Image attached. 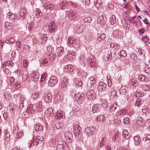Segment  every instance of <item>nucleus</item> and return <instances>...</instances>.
<instances>
[{"mask_svg":"<svg viewBox=\"0 0 150 150\" xmlns=\"http://www.w3.org/2000/svg\"><path fill=\"white\" fill-rule=\"evenodd\" d=\"M44 140L43 137L42 136H38L34 139L33 137L30 144V147H31L33 145L36 146L38 144L42 142Z\"/></svg>","mask_w":150,"mask_h":150,"instance_id":"nucleus-1","label":"nucleus"},{"mask_svg":"<svg viewBox=\"0 0 150 150\" xmlns=\"http://www.w3.org/2000/svg\"><path fill=\"white\" fill-rule=\"evenodd\" d=\"M84 94L83 93H78L75 95V99L79 103L81 104L84 100Z\"/></svg>","mask_w":150,"mask_h":150,"instance_id":"nucleus-2","label":"nucleus"},{"mask_svg":"<svg viewBox=\"0 0 150 150\" xmlns=\"http://www.w3.org/2000/svg\"><path fill=\"white\" fill-rule=\"evenodd\" d=\"M86 96L88 99L91 100H94L96 98V94L92 89L88 91L86 93Z\"/></svg>","mask_w":150,"mask_h":150,"instance_id":"nucleus-3","label":"nucleus"},{"mask_svg":"<svg viewBox=\"0 0 150 150\" xmlns=\"http://www.w3.org/2000/svg\"><path fill=\"white\" fill-rule=\"evenodd\" d=\"M64 137L67 142L70 143L72 142L73 136L72 133L70 132H66L64 134Z\"/></svg>","mask_w":150,"mask_h":150,"instance_id":"nucleus-4","label":"nucleus"},{"mask_svg":"<svg viewBox=\"0 0 150 150\" xmlns=\"http://www.w3.org/2000/svg\"><path fill=\"white\" fill-rule=\"evenodd\" d=\"M58 82V80L56 77L54 76H51L49 81V85L53 87L56 85Z\"/></svg>","mask_w":150,"mask_h":150,"instance_id":"nucleus-5","label":"nucleus"},{"mask_svg":"<svg viewBox=\"0 0 150 150\" xmlns=\"http://www.w3.org/2000/svg\"><path fill=\"white\" fill-rule=\"evenodd\" d=\"M81 128L78 125H76L74 126V132L75 135L76 137H79L81 133Z\"/></svg>","mask_w":150,"mask_h":150,"instance_id":"nucleus-6","label":"nucleus"},{"mask_svg":"<svg viewBox=\"0 0 150 150\" xmlns=\"http://www.w3.org/2000/svg\"><path fill=\"white\" fill-rule=\"evenodd\" d=\"M107 85L105 83L102 82H100L97 85V89L98 91L100 92H103L105 91L106 89Z\"/></svg>","mask_w":150,"mask_h":150,"instance_id":"nucleus-7","label":"nucleus"},{"mask_svg":"<svg viewBox=\"0 0 150 150\" xmlns=\"http://www.w3.org/2000/svg\"><path fill=\"white\" fill-rule=\"evenodd\" d=\"M56 26L55 24V22L53 21H51L48 25V29L49 32L52 33L54 31V30L55 29Z\"/></svg>","mask_w":150,"mask_h":150,"instance_id":"nucleus-8","label":"nucleus"},{"mask_svg":"<svg viewBox=\"0 0 150 150\" xmlns=\"http://www.w3.org/2000/svg\"><path fill=\"white\" fill-rule=\"evenodd\" d=\"M77 13L75 11H71L68 12V17L70 20H74L76 18Z\"/></svg>","mask_w":150,"mask_h":150,"instance_id":"nucleus-9","label":"nucleus"},{"mask_svg":"<svg viewBox=\"0 0 150 150\" xmlns=\"http://www.w3.org/2000/svg\"><path fill=\"white\" fill-rule=\"evenodd\" d=\"M68 82L67 78L66 77H64L62 79L61 88L62 89L65 90L67 86V84Z\"/></svg>","mask_w":150,"mask_h":150,"instance_id":"nucleus-10","label":"nucleus"},{"mask_svg":"<svg viewBox=\"0 0 150 150\" xmlns=\"http://www.w3.org/2000/svg\"><path fill=\"white\" fill-rule=\"evenodd\" d=\"M94 130L95 128L93 127H87L85 129L84 132L88 136H89L94 132Z\"/></svg>","mask_w":150,"mask_h":150,"instance_id":"nucleus-11","label":"nucleus"},{"mask_svg":"<svg viewBox=\"0 0 150 150\" xmlns=\"http://www.w3.org/2000/svg\"><path fill=\"white\" fill-rule=\"evenodd\" d=\"M26 12V11L25 8H21L20 12V14H19L18 16L17 17H19V18H22V20L24 19L25 17Z\"/></svg>","mask_w":150,"mask_h":150,"instance_id":"nucleus-12","label":"nucleus"},{"mask_svg":"<svg viewBox=\"0 0 150 150\" xmlns=\"http://www.w3.org/2000/svg\"><path fill=\"white\" fill-rule=\"evenodd\" d=\"M63 116V114L62 112L60 110H58L55 113V115H54L53 117L55 119H60Z\"/></svg>","mask_w":150,"mask_h":150,"instance_id":"nucleus-13","label":"nucleus"},{"mask_svg":"<svg viewBox=\"0 0 150 150\" xmlns=\"http://www.w3.org/2000/svg\"><path fill=\"white\" fill-rule=\"evenodd\" d=\"M35 112V109L32 105H30L27 108V112L29 115H30L32 113H33Z\"/></svg>","mask_w":150,"mask_h":150,"instance_id":"nucleus-14","label":"nucleus"},{"mask_svg":"<svg viewBox=\"0 0 150 150\" xmlns=\"http://www.w3.org/2000/svg\"><path fill=\"white\" fill-rule=\"evenodd\" d=\"M52 99V97L50 94L48 93L46 95L44 98L45 101L46 103H50Z\"/></svg>","mask_w":150,"mask_h":150,"instance_id":"nucleus-15","label":"nucleus"},{"mask_svg":"<svg viewBox=\"0 0 150 150\" xmlns=\"http://www.w3.org/2000/svg\"><path fill=\"white\" fill-rule=\"evenodd\" d=\"M13 66V63L11 61L4 62L2 65L3 67H8L11 68Z\"/></svg>","mask_w":150,"mask_h":150,"instance_id":"nucleus-16","label":"nucleus"},{"mask_svg":"<svg viewBox=\"0 0 150 150\" xmlns=\"http://www.w3.org/2000/svg\"><path fill=\"white\" fill-rule=\"evenodd\" d=\"M74 66L73 65L69 64L65 66L64 69L66 71L68 72H71L74 70Z\"/></svg>","mask_w":150,"mask_h":150,"instance_id":"nucleus-17","label":"nucleus"},{"mask_svg":"<svg viewBox=\"0 0 150 150\" xmlns=\"http://www.w3.org/2000/svg\"><path fill=\"white\" fill-rule=\"evenodd\" d=\"M56 100L58 101H60L63 99V95L62 93L57 92L55 96Z\"/></svg>","mask_w":150,"mask_h":150,"instance_id":"nucleus-18","label":"nucleus"},{"mask_svg":"<svg viewBox=\"0 0 150 150\" xmlns=\"http://www.w3.org/2000/svg\"><path fill=\"white\" fill-rule=\"evenodd\" d=\"M34 12L35 13L36 16L37 18H41L42 17V13L39 8H36Z\"/></svg>","mask_w":150,"mask_h":150,"instance_id":"nucleus-19","label":"nucleus"},{"mask_svg":"<svg viewBox=\"0 0 150 150\" xmlns=\"http://www.w3.org/2000/svg\"><path fill=\"white\" fill-rule=\"evenodd\" d=\"M44 7L46 8L47 9H49L50 11L53 10L54 8V6L53 4L49 3L45 4Z\"/></svg>","mask_w":150,"mask_h":150,"instance_id":"nucleus-20","label":"nucleus"},{"mask_svg":"<svg viewBox=\"0 0 150 150\" xmlns=\"http://www.w3.org/2000/svg\"><path fill=\"white\" fill-rule=\"evenodd\" d=\"M32 80L34 81H36L38 80L39 78V76H38L35 73H33L30 74Z\"/></svg>","mask_w":150,"mask_h":150,"instance_id":"nucleus-21","label":"nucleus"},{"mask_svg":"<svg viewBox=\"0 0 150 150\" xmlns=\"http://www.w3.org/2000/svg\"><path fill=\"white\" fill-rule=\"evenodd\" d=\"M53 110L52 108H49L45 111V113L49 116H51L52 115Z\"/></svg>","mask_w":150,"mask_h":150,"instance_id":"nucleus-22","label":"nucleus"},{"mask_svg":"<svg viewBox=\"0 0 150 150\" xmlns=\"http://www.w3.org/2000/svg\"><path fill=\"white\" fill-rule=\"evenodd\" d=\"M137 123L139 125L143 126L144 125L145 121L142 117H140L137 120Z\"/></svg>","mask_w":150,"mask_h":150,"instance_id":"nucleus-23","label":"nucleus"},{"mask_svg":"<svg viewBox=\"0 0 150 150\" xmlns=\"http://www.w3.org/2000/svg\"><path fill=\"white\" fill-rule=\"evenodd\" d=\"M122 135L123 137L126 139H128L130 136L128 134L127 130L126 129H124L123 130L122 132Z\"/></svg>","mask_w":150,"mask_h":150,"instance_id":"nucleus-24","label":"nucleus"},{"mask_svg":"<svg viewBox=\"0 0 150 150\" xmlns=\"http://www.w3.org/2000/svg\"><path fill=\"white\" fill-rule=\"evenodd\" d=\"M35 130L37 131H42L43 129V126L40 124H38L36 125L35 127Z\"/></svg>","mask_w":150,"mask_h":150,"instance_id":"nucleus-25","label":"nucleus"},{"mask_svg":"<svg viewBox=\"0 0 150 150\" xmlns=\"http://www.w3.org/2000/svg\"><path fill=\"white\" fill-rule=\"evenodd\" d=\"M117 104L116 103H114L110 107L109 110L112 112L114 111L117 108Z\"/></svg>","mask_w":150,"mask_h":150,"instance_id":"nucleus-26","label":"nucleus"},{"mask_svg":"<svg viewBox=\"0 0 150 150\" xmlns=\"http://www.w3.org/2000/svg\"><path fill=\"white\" fill-rule=\"evenodd\" d=\"M134 140L135 142V145H137V146L139 145L141 142L140 137L139 136L137 135L135 136L134 137Z\"/></svg>","mask_w":150,"mask_h":150,"instance_id":"nucleus-27","label":"nucleus"},{"mask_svg":"<svg viewBox=\"0 0 150 150\" xmlns=\"http://www.w3.org/2000/svg\"><path fill=\"white\" fill-rule=\"evenodd\" d=\"M110 46L112 48H114L116 50L119 49L120 47V45L119 44L111 43L110 44Z\"/></svg>","mask_w":150,"mask_h":150,"instance_id":"nucleus-28","label":"nucleus"},{"mask_svg":"<svg viewBox=\"0 0 150 150\" xmlns=\"http://www.w3.org/2000/svg\"><path fill=\"white\" fill-rule=\"evenodd\" d=\"M88 61L90 62V65L91 66V67H94L96 66V62L94 59H92L91 58V57H89V59L88 60Z\"/></svg>","mask_w":150,"mask_h":150,"instance_id":"nucleus-29","label":"nucleus"},{"mask_svg":"<svg viewBox=\"0 0 150 150\" xmlns=\"http://www.w3.org/2000/svg\"><path fill=\"white\" fill-rule=\"evenodd\" d=\"M79 60L80 63L82 64H86V59L83 55H81L80 56Z\"/></svg>","mask_w":150,"mask_h":150,"instance_id":"nucleus-30","label":"nucleus"},{"mask_svg":"<svg viewBox=\"0 0 150 150\" xmlns=\"http://www.w3.org/2000/svg\"><path fill=\"white\" fill-rule=\"evenodd\" d=\"M5 27L8 29H11L12 28V24L8 22H6L5 23Z\"/></svg>","mask_w":150,"mask_h":150,"instance_id":"nucleus-31","label":"nucleus"},{"mask_svg":"<svg viewBox=\"0 0 150 150\" xmlns=\"http://www.w3.org/2000/svg\"><path fill=\"white\" fill-rule=\"evenodd\" d=\"M119 55L122 57H125L127 56V54L126 52L124 50H121L120 52L119 53H118Z\"/></svg>","mask_w":150,"mask_h":150,"instance_id":"nucleus-32","label":"nucleus"},{"mask_svg":"<svg viewBox=\"0 0 150 150\" xmlns=\"http://www.w3.org/2000/svg\"><path fill=\"white\" fill-rule=\"evenodd\" d=\"M105 35L104 33H102L101 34L100 36L98 38L97 40L99 42H100L102 40H105Z\"/></svg>","mask_w":150,"mask_h":150,"instance_id":"nucleus-33","label":"nucleus"},{"mask_svg":"<svg viewBox=\"0 0 150 150\" xmlns=\"http://www.w3.org/2000/svg\"><path fill=\"white\" fill-rule=\"evenodd\" d=\"M94 5L98 9L102 8V6L100 2H98L97 1H94Z\"/></svg>","mask_w":150,"mask_h":150,"instance_id":"nucleus-34","label":"nucleus"},{"mask_svg":"<svg viewBox=\"0 0 150 150\" xmlns=\"http://www.w3.org/2000/svg\"><path fill=\"white\" fill-rule=\"evenodd\" d=\"M96 120L99 121H104L105 120L104 116L103 115H100L98 116L97 117Z\"/></svg>","mask_w":150,"mask_h":150,"instance_id":"nucleus-35","label":"nucleus"},{"mask_svg":"<svg viewBox=\"0 0 150 150\" xmlns=\"http://www.w3.org/2000/svg\"><path fill=\"white\" fill-rule=\"evenodd\" d=\"M69 43L71 45L75 44L76 43V41L75 39L73 38H71L69 37L68 38Z\"/></svg>","mask_w":150,"mask_h":150,"instance_id":"nucleus-36","label":"nucleus"},{"mask_svg":"<svg viewBox=\"0 0 150 150\" xmlns=\"http://www.w3.org/2000/svg\"><path fill=\"white\" fill-rule=\"evenodd\" d=\"M142 88L143 90L145 91H149L150 90L149 86L147 84H144L142 86Z\"/></svg>","mask_w":150,"mask_h":150,"instance_id":"nucleus-37","label":"nucleus"},{"mask_svg":"<svg viewBox=\"0 0 150 150\" xmlns=\"http://www.w3.org/2000/svg\"><path fill=\"white\" fill-rule=\"evenodd\" d=\"M5 131V137L6 138V140L8 141H9L10 140V134L8 132L7 130H6Z\"/></svg>","mask_w":150,"mask_h":150,"instance_id":"nucleus-38","label":"nucleus"},{"mask_svg":"<svg viewBox=\"0 0 150 150\" xmlns=\"http://www.w3.org/2000/svg\"><path fill=\"white\" fill-rule=\"evenodd\" d=\"M66 2V1H65V2H62L60 3V7L61 9H64L65 8L67 5Z\"/></svg>","mask_w":150,"mask_h":150,"instance_id":"nucleus-39","label":"nucleus"},{"mask_svg":"<svg viewBox=\"0 0 150 150\" xmlns=\"http://www.w3.org/2000/svg\"><path fill=\"white\" fill-rule=\"evenodd\" d=\"M116 17L114 15H113L112 17L111 18L110 22L111 24L113 25L116 22Z\"/></svg>","mask_w":150,"mask_h":150,"instance_id":"nucleus-40","label":"nucleus"},{"mask_svg":"<svg viewBox=\"0 0 150 150\" xmlns=\"http://www.w3.org/2000/svg\"><path fill=\"white\" fill-rule=\"evenodd\" d=\"M75 50L76 49L75 48H74V50H72L68 51L67 53V54L69 55H72L73 56H74L75 54Z\"/></svg>","mask_w":150,"mask_h":150,"instance_id":"nucleus-41","label":"nucleus"},{"mask_svg":"<svg viewBox=\"0 0 150 150\" xmlns=\"http://www.w3.org/2000/svg\"><path fill=\"white\" fill-rule=\"evenodd\" d=\"M139 78L140 81H145L147 78L144 75H141L139 76Z\"/></svg>","mask_w":150,"mask_h":150,"instance_id":"nucleus-42","label":"nucleus"},{"mask_svg":"<svg viewBox=\"0 0 150 150\" xmlns=\"http://www.w3.org/2000/svg\"><path fill=\"white\" fill-rule=\"evenodd\" d=\"M121 22L122 24L123 27L125 28H129V27L128 25H129V24H128L127 22L126 21H121Z\"/></svg>","mask_w":150,"mask_h":150,"instance_id":"nucleus-43","label":"nucleus"},{"mask_svg":"<svg viewBox=\"0 0 150 150\" xmlns=\"http://www.w3.org/2000/svg\"><path fill=\"white\" fill-rule=\"evenodd\" d=\"M39 96V93L37 92H34L32 95V97L33 99H35L38 98Z\"/></svg>","mask_w":150,"mask_h":150,"instance_id":"nucleus-44","label":"nucleus"},{"mask_svg":"<svg viewBox=\"0 0 150 150\" xmlns=\"http://www.w3.org/2000/svg\"><path fill=\"white\" fill-rule=\"evenodd\" d=\"M143 141L146 142L147 141L150 140V134H146L144 137L143 138Z\"/></svg>","mask_w":150,"mask_h":150,"instance_id":"nucleus-45","label":"nucleus"},{"mask_svg":"<svg viewBox=\"0 0 150 150\" xmlns=\"http://www.w3.org/2000/svg\"><path fill=\"white\" fill-rule=\"evenodd\" d=\"M126 90L122 88H121L119 91V92L121 95H125V93H126Z\"/></svg>","mask_w":150,"mask_h":150,"instance_id":"nucleus-46","label":"nucleus"},{"mask_svg":"<svg viewBox=\"0 0 150 150\" xmlns=\"http://www.w3.org/2000/svg\"><path fill=\"white\" fill-rule=\"evenodd\" d=\"M119 34V32L117 30H115L113 32V37L115 38H116L117 37Z\"/></svg>","mask_w":150,"mask_h":150,"instance_id":"nucleus-47","label":"nucleus"},{"mask_svg":"<svg viewBox=\"0 0 150 150\" xmlns=\"http://www.w3.org/2000/svg\"><path fill=\"white\" fill-rule=\"evenodd\" d=\"M90 80L91 81V84L92 85L94 84L96 82V79L92 76H91L90 78Z\"/></svg>","mask_w":150,"mask_h":150,"instance_id":"nucleus-48","label":"nucleus"},{"mask_svg":"<svg viewBox=\"0 0 150 150\" xmlns=\"http://www.w3.org/2000/svg\"><path fill=\"white\" fill-rule=\"evenodd\" d=\"M127 110L125 108L123 110H121L118 112V114L120 115H124L126 113V112L127 111Z\"/></svg>","mask_w":150,"mask_h":150,"instance_id":"nucleus-49","label":"nucleus"},{"mask_svg":"<svg viewBox=\"0 0 150 150\" xmlns=\"http://www.w3.org/2000/svg\"><path fill=\"white\" fill-rule=\"evenodd\" d=\"M107 55L108 60L111 59H112V54L111 51H110L109 50L108 51V53Z\"/></svg>","mask_w":150,"mask_h":150,"instance_id":"nucleus-50","label":"nucleus"},{"mask_svg":"<svg viewBox=\"0 0 150 150\" xmlns=\"http://www.w3.org/2000/svg\"><path fill=\"white\" fill-rule=\"evenodd\" d=\"M63 144H59L57 146L56 150H63Z\"/></svg>","mask_w":150,"mask_h":150,"instance_id":"nucleus-51","label":"nucleus"},{"mask_svg":"<svg viewBox=\"0 0 150 150\" xmlns=\"http://www.w3.org/2000/svg\"><path fill=\"white\" fill-rule=\"evenodd\" d=\"M129 118L128 117H125L123 119V122L126 125H128L129 123Z\"/></svg>","mask_w":150,"mask_h":150,"instance_id":"nucleus-52","label":"nucleus"},{"mask_svg":"<svg viewBox=\"0 0 150 150\" xmlns=\"http://www.w3.org/2000/svg\"><path fill=\"white\" fill-rule=\"evenodd\" d=\"M46 75L47 74L46 73H44L42 75L41 78V82H43L45 80Z\"/></svg>","mask_w":150,"mask_h":150,"instance_id":"nucleus-53","label":"nucleus"},{"mask_svg":"<svg viewBox=\"0 0 150 150\" xmlns=\"http://www.w3.org/2000/svg\"><path fill=\"white\" fill-rule=\"evenodd\" d=\"M102 106L104 108H106L108 107L107 102L106 101H103L101 103Z\"/></svg>","mask_w":150,"mask_h":150,"instance_id":"nucleus-54","label":"nucleus"},{"mask_svg":"<svg viewBox=\"0 0 150 150\" xmlns=\"http://www.w3.org/2000/svg\"><path fill=\"white\" fill-rule=\"evenodd\" d=\"M144 71L147 74L150 73V68L148 67H146L144 69Z\"/></svg>","mask_w":150,"mask_h":150,"instance_id":"nucleus-55","label":"nucleus"},{"mask_svg":"<svg viewBox=\"0 0 150 150\" xmlns=\"http://www.w3.org/2000/svg\"><path fill=\"white\" fill-rule=\"evenodd\" d=\"M92 20L91 18L90 17H88L84 19V21L85 22L90 23Z\"/></svg>","mask_w":150,"mask_h":150,"instance_id":"nucleus-56","label":"nucleus"},{"mask_svg":"<svg viewBox=\"0 0 150 150\" xmlns=\"http://www.w3.org/2000/svg\"><path fill=\"white\" fill-rule=\"evenodd\" d=\"M105 137H103L101 140V142L100 146L101 147H102L105 144V142L104 141Z\"/></svg>","mask_w":150,"mask_h":150,"instance_id":"nucleus-57","label":"nucleus"},{"mask_svg":"<svg viewBox=\"0 0 150 150\" xmlns=\"http://www.w3.org/2000/svg\"><path fill=\"white\" fill-rule=\"evenodd\" d=\"M42 102L41 101H40L39 105L38 107V110L40 112H41L42 110Z\"/></svg>","mask_w":150,"mask_h":150,"instance_id":"nucleus-58","label":"nucleus"},{"mask_svg":"<svg viewBox=\"0 0 150 150\" xmlns=\"http://www.w3.org/2000/svg\"><path fill=\"white\" fill-rule=\"evenodd\" d=\"M12 104H11L10 105V112L11 113V114L12 113H14L16 111V108L15 107H14L13 108H11Z\"/></svg>","mask_w":150,"mask_h":150,"instance_id":"nucleus-59","label":"nucleus"},{"mask_svg":"<svg viewBox=\"0 0 150 150\" xmlns=\"http://www.w3.org/2000/svg\"><path fill=\"white\" fill-rule=\"evenodd\" d=\"M103 20H104V19L102 17H99L97 19L98 23L99 24L101 25L102 21Z\"/></svg>","mask_w":150,"mask_h":150,"instance_id":"nucleus-60","label":"nucleus"},{"mask_svg":"<svg viewBox=\"0 0 150 150\" xmlns=\"http://www.w3.org/2000/svg\"><path fill=\"white\" fill-rule=\"evenodd\" d=\"M57 49L58 50V53H64V48L62 47H60L57 48Z\"/></svg>","mask_w":150,"mask_h":150,"instance_id":"nucleus-61","label":"nucleus"},{"mask_svg":"<svg viewBox=\"0 0 150 150\" xmlns=\"http://www.w3.org/2000/svg\"><path fill=\"white\" fill-rule=\"evenodd\" d=\"M48 63V60L47 59H45L42 62V64L44 66H45L47 65Z\"/></svg>","mask_w":150,"mask_h":150,"instance_id":"nucleus-62","label":"nucleus"},{"mask_svg":"<svg viewBox=\"0 0 150 150\" xmlns=\"http://www.w3.org/2000/svg\"><path fill=\"white\" fill-rule=\"evenodd\" d=\"M106 8L108 9V8H109L110 9H113L114 8V6L113 5L111 4H109L106 6Z\"/></svg>","mask_w":150,"mask_h":150,"instance_id":"nucleus-63","label":"nucleus"},{"mask_svg":"<svg viewBox=\"0 0 150 150\" xmlns=\"http://www.w3.org/2000/svg\"><path fill=\"white\" fill-rule=\"evenodd\" d=\"M142 40L145 43L148 42L149 41V39L148 37H144L142 38Z\"/></svg>","mask_w":150,"mask_h":150,"instance_id":"nucleus-64","label":"nucleus"}]
</instances>
